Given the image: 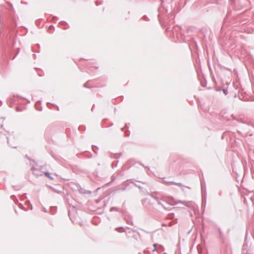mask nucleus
Masks as SVG:
<instances>
[{
    "instance_id": "f257e3e1",
    "label": "nucleus",
    "mask_w": 254,
    "mask_h": 254,
    "mask_svg": "<svg viewBox=\"0 0 254 254\" xmlns=\"http://www.w3.org/2000/svg\"><path fill=\"white\" fill-rule=\"evenodd\" d=\"M44 174L47 177L49 178L50 179L52 180H53V178L50 176V174L49 173L45 172Z\"/></svg>"
},
{
    "instance_id": "f03ea898",
    "label": "nucleus",
    "mask_w": 254,
    "mask_h": 254,
    "mask_svg": "<svg viewBox=\"0 0 254 254\" xmlns=\"http://www.w3.org/2000/svg\"><path fill=\"white\" fill-rule=\"evenodd\" d=\"M156 246H157V244H154V246L155 248L156 247Z\"/></svg>"
}]
</instances>
